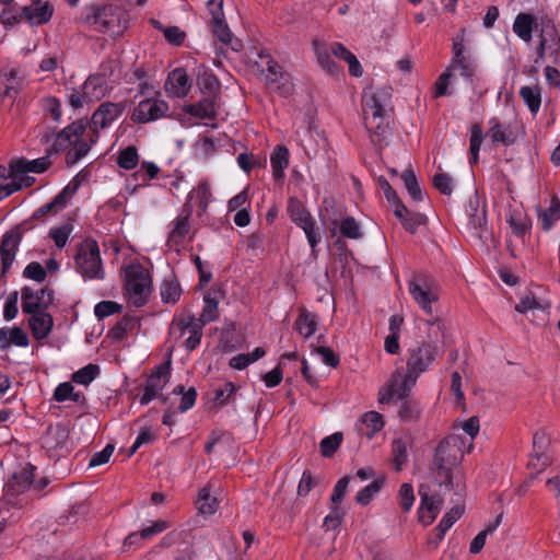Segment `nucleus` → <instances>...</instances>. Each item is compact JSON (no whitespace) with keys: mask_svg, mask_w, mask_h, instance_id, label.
<instances>
[{"mask_svg":"<svg viewBox=\"0 0 560 560\" xmlns=\"http://www.w3.org/2000/svg\"><path fill=\"white\" fill-rule=\"evenodd\" d=\"M349 483H350L349 476H343L342 478H340L338 480V482L336 483L334 491L331 493V498H330L331 506H335V505L340 506L343 498L346 497L347 488H348Z\"/></svg>","mask_w":560,"mask_h":560,"instance_id":"bf43d9fd","label":"nucleus"},{"mask_svg":"<svg viewBox=\"0 0 560 560\" xmlns=\"http://www.w3.org/2000/svg\"><path fill=\"white\" fill-rule=\"evenodd\" d=\"M401 179L405 184V187L415 201H421L423 199L422 190L419 186L417 177L412 170H406L401 174Z\"/></svg>","mask_w":560,"mask_h":560,"instance_id":"c03bdc74","label":"nucleus"},{"mask_svg":"<svg viewBox=\"0 0 560 560\" xmlns=\"http://www.w3.org/2000/svg\"><path fill=\"white\" fill-rule=\"evenodd\" d=\"M489 124V136L493 143H503L504 145H510L513 142L510 133L508 132V129L503 128L499 119L492 118L490 119Z\"/></svg>","mask_w":560,"mask_h":560,"instance_id":"37998d69","label":"nucleus"},{"mask_svg":"<svg viewBox=\"0 0 560 560\" xmlns=\"http://www.w3.org/2000/svg\"><path fill=\"white\" fill-rule=\"evenodd\" d=\"M399 417L404 421H415L420 416V407L416 401H404L399 409Z\"/></svg>","mask_w":560,"mask_h":560,"instance_id":"052dcab7","label":"nucleus"},{"mask_svg":"<svg viewBox=\"0 0 560 560\" xmlns=\"http://www.w3.org/2000/svg\"><path fill=\"white\" fill-rule=\"evenodd\" d=\"M182 290L175 279H164L161 285V298L165 303H176L180 296Z\"/></svg>","mask_w":560,"mask_h":560,"instance_id":"a19ab883","label":"nucleus"},{"mask_svg":"<svg viewBox=\"0 0 560 560\" xmlns=\"http://www.w3.org/2000/svg\"><path fill=\"white\" fill-rule=\"evenodd\" d=\"M295 329L304 338H310L314 335L317 328V322L314 314L306 310H303L294 323Z\"/></svg>","mask_w":560,"mask_h":560,"instance_id":"f704fd0d","label":"nucleus"},{"mask_svg":"<svg viewBox=\"0 0 560 560\" xmlns=\"http://www.w3.org/2000/svg\"><path fill=\"white\" fill-rule=\"evenodd\" d=\"M432 184L443 195H451L453 191V180L447 174H435Z\"/></svg>","mask_w":560,"mask_h":560,"instance_id":"774afa93","label":"nucleus"},{"mask_svg":"<svg viewBox=\"0 0 560 560\" xmlns=\"http://www.w3.org/2000/svg\"><path fill=\"white\" fill-rule=\"evenodd\" d=\"M190 217L191 209L186 208L173 221V228L168 234L166 245L168 248L178 250L179 246L184 243L185 238L190 233Z\"/></svg>","mask_w":560,"mask_h":560,"instance_id":"f3484780","label":"nucleus"},{"mask_svg":"<svg viewBox=\"0 0 560 560\" xmlns=\"http://www.w3.org/2000/svg\"><path fill=\"white\" fill-rule=\"evenodd\" d=\"M436 348L429 342H420L408 350L406 382L415 385L420 374L430 369L435 360Z\"/></svg>","mask_w":560,"mask_h":560,"instance_id":"0eeeda50","label":"nucleus"},{"mask_svg":"<svg viewBox=\"0 0 560 560\" xmlns=\"http://www.w3.org/2000/svg\"><path fill=\"white\" fill-rule=\"evenodd\" d=\"M291 220L296 223H305L311 213L306 210L304 205L298 199L291 198L288 206Z\"/></svg>","mask_w":560,"mask_h":560,"instance_id":"864d4df0","label":"nucleus"},{"mask_svg":"<svg viewBox=\"0 0 560 560\" xmlns=\"http://www.w3.org/2000/svg\"><path fill=\"white\" fill-rule=\"evenodd\" d=\"M419 495L421 498V504L418 511L419 522L424 526H429L440 513L443 500L439 495H430L428 488L424 486H420Z\"/></svg>","mask_w":560,"mask_h":560,"instance_id":"dca6fc26","label":"nucleus"},{"mask_svg":"<svg viewBox=\"0 0 560 560\" xmlns=\"http://www.w3.org/2000/svg\"><path fill=\"white\" fill-rule=\"evenodd\" d=\"M343 515L345 513L341 506H330L329 514L324 518L323 527L326 530L336 529L341 524Z\"/></svg>","mask_w":560,"mask_h":560,"instance_id":"13d9d810","label":"nucleus"},{"mask_svg":"<svg viewBox=\"0 0 560 560\" xmlns=\"http://www.w3.org/2000/svg\"><path fill=\"white\" fill-rule=\"evenodd\" d=\"M314 52L317 58L318 65L325 70L326 72L330 74H335L339 72V68L337 63L334 61V59L330 56V47H327L325 44H323L318 39H314L312 42Z\"/></svg>","mask_w":560,"mask_h":560,"instance_id":"bb28decb","label":"nucleus"},{"mask_svg":"<svg viewBox=\"0 0 560 560\" xmlns=\"http://www.w3.org/2000/svg\"><path fill=\"white\" fill-rule=\"evenodd\" d=\"M483 135L479 125H474L470 132V163L476 164L479 159V150L482 144Z\"/></svg>","mask_w":560,"mask_h":560,"instance_id":"3c124183","label":"nucleus"},{"mask_svg":"<svg viewBox=\"0 0 560 560\" xmlns=\"http://www.w3.org/2000/svg\"><path fill=\"white\" fill-rule=\"evenodd\" d=\"M125 110L124 103H102L91 117L90 127L94 132L110 126Z\"/></svg>","mask_w":560,"mask_h":560,"instance_id":"2eb2a0df","label":"nucleus"},{"mask_svg":"<svg viewBox=\"0 0 560 560\" xmlns=\"http://www.w3.org/2000/svg\"><path fill=\"white\" fill-rule=\"evenodd\" d=\"M205 326L194 315L187 314L173 320L170 327V335L175 339H180L188 334L184 346L187 351L191 352L200 345Z\"/></svg>","mask_w":560,"mask_h":560,"instance_id":"6e6552de","label":"nucleus"},{"mask_svg":"<svg viewBox=\"0 0 560 560\" xmlns=\"http://www.w3.org/2000/svg\"><path fill=\"white\" fill-rule=\"evenodd\" d=\"M258 58L259 60L256 61V65L262 73L267 71V81L276 83L280 79H284V82L279 86V90L282 95H289L291 93L292 85L290 84L289 79L284 78L285 73L283 68L266 51L259 52Z\"/></svg>","mask_w":560,"mask_h":560,"instance_id":"4468645a","label":"nucleus"},{"mask_svg":"<svg viewBox=\"0 0 560 560\" xmlns=\"http://www.w3.org/2000/svg\"><path fill=\"white\" fill-rule=\"evenodd\" d=\"M218 306L219 299L217 293L209 291L203 296V308L200 316L198 317V320L205 325L214 322L219 316Z\"/></svg>","mask_w":560,"mask_h":560,"instance_id":"473e14b6","label":"nucleus"},{"mask_svg":"<svg viewBox=\"0 0 560 560\" xmlns=\"http://www.w3.org/2000/svg\"><path fill=\"white\" fill-rule=\"evenodd\" d=\"M28 325L34 338L37 340H42L50 334L54 320L51 315L40 311L38 313L31 315L28 319Z\"/></svg>","mask_w":560,"mask_h":560,"instance_id":"4be33fe9","label":"nucleus"},{"mask_svg":"<svg viewBox=\"0 0 560 560\" xmlns=\"http://www.w3.org/2000/svg\"><path fill=\"white\" fill-rule=\"evenodd\" d=\"M1 348H9L11 345L18 347H27L30 339L27 334L21 327L0 328Z\"/></svg>","mask_w":560,"mask_h":560,"instance_id":"393cba45","label":"nucleus"},{"mask_svg":"<svg viewBox=\"0 0 560 560\" xmlns=\"http://www.w3.org/2000/svg\"><path fill=\"white\" fill-rule=\"evenodd\" d=\"M197 508L202 514H213L218 508V501L214 497L210 494V490L208 488H202L199 491L197 499Z\"/></svg>","mask_w":560,"mask_h":560,"instance_id":"a18cd8bd","label":"nucleus"},{"mask_svg":"<svg viewBox=\"0 0 560 560\" xmlns=\"http://www.w3.org/2000/svg\"><path fill=\"white\" fill-rule=\"evenodd\" d=\"M468 228L471 230L472 235L482 242H487L492 237L487 223L486 206L481 205L478 199L469 200Z\"/></svg>","mask_w":560,"mask_h":560,"instance_id":"9b49d317","label":"nucleus"},{"mask_svg":"<svg viewBox=\"0 0 560 560\" xmlns=\"http://www.w3.org/2000/svg\"><path fill=\"white\" fill-rule=\"evenodd\" d=\"M462 459L463 452L458 438L448 436L439 443L433 466L441 485L453 488L454 469L460 464Z\"/></svg>","mask_w":560,"mask_h":560,"instance_id":"f257e3e1","label":"nucleus"},{"mask_svg":"<svg viewBox=\"0 0 560 560\" xmlns=\"http://www.w3.org/2000/svg\"><path fill=\"white\" fill-rule=\"evenodd\" d=\"M155 439L156 436L150 428H143L129 448L128 456H132L141 445L152 443Z\"/></svg>","mask_w":560,"mask_h":560,"instance_id":"338daca9","label":"nucleus"},{"mask_svg":"<svg viewBox=\"0 0 560 560\" xmlns=\"http://www.w3.org/2000/svg\"><path fill=\"white\" fill-rule=\"evenodd\" d=\"M384 485V478H377L370 485L360 490L355 495L357 503L368 505L376 493H378Z\"/></svg>","mask_w":560,"mask_h":560,"instance_id":"79ce46f5","label":"nucleus"},{"mask_svg":"<svg viewBox=\"0 0 560 560\" xmlns=\"http://www.w3.org/2000/svg\"><path fill=\"white\" fill-rule=\"evenodd\" d=\"M296 225L300 226L304 231V233L307 237V241L314 252L315 247L320 242V235H319V233L316 232L315 220L313 219L312 215H310L308 219H305V223H296Z\"/></svg>","mask_w":560,"mask_h":560,"instance_id":"6e6d98bb","label":"nucleus"},{"mask_svg":"<svg viewBox=\"0 0 560 560\" xmlns=\"http://www.w3.org/2000/svg\"><path fill=\"white\" fill-rule=\"evenodd\" d=\"M218 98L214 96H205L196 104H186L183 109L199 119L215 120L217 119Z\"/></svg>","mask_w":560,"mask_h":560,"instance_id":"6ab92c4d","label":"nucleus"},{"mask_svg":"<svg viewBox=\"0 0 560 560\" xmlns=\"http://www.w3.org/2000/svg\"><path fill=\"white\" fill-rule=\"evenodd\" d=\"M89 103L105 96L106 84L101 75H90L81 86Z\"/></svg>","mask_w":560,"mask_h":560,"instance_id":"c85d7f7f","label":"nucleus"},{"mask_svg":"<svg viewBox=\"0 0 560 560\" xmlns=\"http://www.w3.org/2000/svg\"><path fill=\"white\" fill-rule=\"evenodd\" d=\"M340 233L342 236L351 240H359L363 235L359 223L352 217H348L341 221Z\"/></svg>","mask_w":560,"mask_h":560,"instance_id":"603ef678","label":"nucleus"},{"mask_svg":"<svg viewBox=\"0 0 560 560\" xmlns=\"http://www.w3.org/2000/svg\"><path fill=\"white\" fill-rule=\"evenodd\" d=\"M85 124L82 120H78L61 130L52 144L55 152L63 151L69 145H72L73 141H77L85 131Z\"/></svg>","mask_w":560,"mask_h":560,"instance_id":"412c9836","label":"nucleus"},{"mask_svg":"<svg viewBox=\"0 0 560 560\" xmlns=\"http://www.w3.org/2000/svg\"><path fill=\"white\" fill-rule=\"evenodd\" d=\"M84 22L89 24L91 30L112 37L121 35L126 28L121 21V11L113 4L90 7L89 13L84 16Z\"/></svg>","mask_w":560,"mask_h":560,"instance_id":"f03ea898","label":"nucleus"},{"mask_svg":"<svg viewBox=\"0 0 560 560\" xmlns=\"http://www.w3.org/2000/svg\"><path fill=\"white\" fill-rule=\"evenodd\" d=\"M415 502L413 488L409 483H402L399 489V504L404 512L410 511Z\"/></svg>","mask_w":560,"mask_h":560,"instance_id":"0e129e2a","label":"nucleus"},{"mask_svg":"<svg viewBox=\"0 0 560 560\" xmlns=\"http://www.w3.org/2000/svg\"><path fill=\"white\" fill-rule=\"evenodd\" d=\"M361 434L372 438L384 427L383 417L377 411H369L362 415L360 423L357 425Z\"/></svg>","mask_w":560,"mask_h":560,"instance_id":"a878e982","label":"nucleus"},{"mask_svg":"<svg viewBox=\"0 0 560 560\" xmlns=\"http://www.w3.org/2000/svg\"><path fill=\"white\" fill-rule=\"evenodd\" d=\"M270 163L272 175L276 180L282 179L284 170L289 165V150L284 145H277L271 154Z\"/></svg>","mask_w":560,"mask_h":560,"instance_id":"c756f323","label":"nucleus"},{"mask_svg":"<svg viewBox=\"0 0 560 560\" xmlns=\"http://www.w3.org/2000/svg\"><path fill=\"white\" fill-rule=\"evenodd\" d=\"M296 225L300 226L304 231V233L307 237V241L314 252L315 247L320 242V235H319V233L316 232L315 220L313 219L312 215H310L308 219H305V223H296Z\"/></svg>","mask_w":560,"mask_h":560,"instance_id":"4d7b16f0","label":"nucleus"},{"mask_svg":"<svg viewBox=\"0 0 560 560\" xmlns=\"http://www.w3.org/2000/svg\"><path fill=\"white\" fill-rule=\"evenodd\" d=\"M68 187L63 188L51 201L39 207L33 215L28 219L31 224L34 220L42 219L47 214H56L67 206L66 192Z\"/></svg>","mask_w":560,"mask_h":560,"instance_id":"cd10ccee","label":"nucleus"},{"mask_svg":"<svg viewBox=\"0 0 560 560\" xmlns=\"http://www.w3.org/2000/svg\"><path fill=\"white\" fill-rule=\"evenodd\" d=\"M219 81L212 73L203 72L197 78V86L205 92L206 96H214L219 98Z\"/></svg>","mask_w":560,"mask_h":560,"instance_id":"58836bf2","label":"nucleus"},{"mask_svg":"<svg viewBox=\"0 0 560 560\" xmlns=\"http://www.w3.org/2000/svg\"><path fill=\"white\" fill-rule=\"evenodd\" d=\"M50 166L48 156H43L28 161L26 159H19L11 162V167L15 175H23L27 173H43Z\"/></svg>","mask_w":560,"mask_h":560,"instance_id":"5701e85b","label":"nucleus"},{"mask_svg":"<svg viewBox=\"0 0 560 560\" xmlns=\"http://www.w3.org/2000/svg\"><path fill=\"white\" fill-rule=\"evenodd\" d=\"M212 31L220 42L231 46L235 51L240 49L241 44L237 39H234L233 34L231 33L224 19L219 20V22L212 21Z\"/></svg>","mask_w":560,"mask_h":560,"instance_id":"e433bc0d","label":"nucleus"},{"mask_svg":"<svg viewBox=\"0 0 560 560\" xmlns=\"http://www.w3.org/2000/svg\"><path fill=\"white\" fill-rule=\"evenodd\" d=\"M540 40L550 51V56L557 58L560 55V35L551 21H548L540 33Z\"/></svg>","mask_w":560,"mask_h":560,"instance_id":"7c9ffc66","label":"nucleus"},{"mask_svg":"<svg viewBox=\"0 0 560 560\" xmlns=\"http://www.w3.org/2000/svg\"><path fill=\"white\" fill-rule=\"evenodd\" d=\"M191 88L188 74L185 69L176 68L167 77L164 89L174 97H185Z\"/></svg>","mask_w":560,"mask_h":560,"instance_id":"a211bd4d","label":"nucleus"},{"mask_svg":"<svg viewBox=\"0 0 560 560\" xmlns=\"http://www.w3.org/2000/svg\"><path fill=\"white\" fill-rule=\"evenodd\" d=\"M33 228L34 224H31L30 220H25L4 233L0 244L2 273H5L13 264L24 233Z\"/></svg>","mask_w":560,"mask_h":560,"instance_id":"1a4fd4ad","label":"nucleus"},{"mask_svg":"<svg viewBox=\"0 0 560 560\" xmlns=\"http://www.w3.org/2000/svg\"><path fill=\"white\" fill-rule=\"evenodd\" d=\"M36 467L32 464H26L15 471L5 482L3 493L11 501L21 493H24L33 483Z\"/></svg>","mask_w":560,"mask_h":560,"instance_id":"ddd939ff","label":"nucleus"},{"mask_svg":"<svg viewBox=\"0 0 560 560\" xmlns=\"http://www.w3.org/2000/svg\"><path fill=\"white\" fill-rule=\"evenodd\" d=\"M171 376V363L160 364L147 380L143 395L140 398L141 405H148L152 399L158 397L159 393L166 386Z\"/></svg>","mask_w":560,"mask_h":560,"instance_id":"f8f14e48","label":"nucleus"},{"mask_svg":"<svg viewBox=\"0 0 560 560\" xmlns=\"http://www.w3.org/2000/svg\"><path fill=\"white\" fill-rule=\"evenodd\" d=\"M447 69L451 70L452 75L454 74V72L458 71L460 77L469 81H471L476 72L475 65L469 58L462 59L460 62H451Z\"/></svg>","mask_w":560,"mask_h":560,"instance_id":"5fc2aeb1","label":"nucleus"},{"mask_svg":"<svg viewBox=\"0 0 560 560\" xmlns=\"http://www.w3.org/2000/svg\"><path fill=\"white\" fill-rule=\"evenodd\" d=\"M536 26V19L530 13H518L513 22L512 30L516 36L525 43L533 38V32Z\"/></svg>","mask_w":560,"mask_h":560,"instance_id":"b1692460","label":"nucleus"},{"mask_svg":"<svg viewBox=\"0 0 560 560\" xmlns=\"http://www.w3.org/2000/svg\"><path fill=\"white\" fill-rule=\"evenodd\" d=\"M42 305H40V298L38 294H35V292L28 288L25 287L22 290V311L25 314H35L40 312Z\"/></svg>","mask_w":560,"mask_h":560,"instance_id":"4c0bfd02","label":"nucleus"},{"mask_svg":"<svg viewBox=\"0 0 560 560\" xmlns=\"http://www.w3.org/2000/svg\"><path fill=\"white\" fill-rule=\"evenodd\" d=\"M342 442V434L336 432L324 438L319 443L320 453L324 457H330L335 454Z\"/></svg>","mask_w":560,"mask_h":560,"instance_id":"8fccbe9b","label":"nucleus"},{"mask_svg":"<svg viewBox=\"0 0 560 560\" xmlns=\"http://www.w3.org/2000/svg\"><path fill=\"white\" fill-rule=\"evenodd\" d=\"M520 96L533 115L539 112L541 105V89L538 85L522 86Z\"/></svg>","mask_w":560,"mask_h":560,"instance_id":"2f4dec72","label":"nucleus"},{"mask_svg":"<svg viewBox=\"0 0 560 560\" xmlns=\"http://www.w3.org/2000/svg\"><path fill=\"white\" fill-rule=\"evenodd\" d=\"M170 106L159 98H145L138 103L131 114V120L137 124H148L166 117Z\"/></svg>","mask_w":560,"mask_h":560,"instance_id":"9d476101","label":"nucleus"},{"mask_svg":"<svg viewBox=\"0 0 560 560\" xmlns=\"http://www.w3.org/2000/svg\"><path fill=\"white\" fill-rule=\"evenodd\" d=\"M91 149V144H89L84 140H80V138L77 141H73L72 148L68 151L66 155V162L68 165H74L78 163L82 158H84L88 152Z\"/></svg>","mask_w":560,"mask_h":560,"instance_id":"49530a36","label":"nucleus"},{"mask_svg":"<svg viewBox=\"0 0 560 560\" xmlns=\"http://www.w3.org/2000/svg\"><path fill=\"white\" fill-rule=\"evenodd\" d=\"M54 14V5L46 1L39 4L24 5L22 8V16L31 25H42L50 21Z\"/></svg>","mask_w":560,"mask_h":560,"instance_id":"aec40b11","label":"nucleus"},{"mask_svg":"<svg viewBox=\"0 0 560 560\" xmlns=\"http://www.w3.org/2000/svg\"><path fill=\"white\" fill-rule=\"evenodd\" d=\"M121 311V306L114 301H102L95 305L94 313L98 318L110 316Z\"/></svg>","mask_w":560,"mask_h":560,"instance_id":"69168bd1","label":"nucleus"},{"mask_svg":"<svg viewBox=\"0 0 560 560\" xmlns=\"http://www.w3.org/2000/svg\"><path fill=\"white\" fill-rule=\"evenodd\" d=\"M74 260L77 271L81 273L83 278H104L100 248L94 240L88 238L79 245Z\"/></svg>","mask_w":560,"mask_h":560,"instance_id":"39448f33","label":"nucleus"},{"mask_svg":"<svg viewBox=\"0 0 560 560\" xmlns=\"http://www.w3.org/2000/svg\"><path fill=\"white\" fill-rule=\"evenodd\" d=\"M125 289L131 304L136 307L143 306L151 293L149 271L140 265L128 266L126 268Z\"/></svg>","mask_w":560,"mask_h":560,"instance_id":"20e7f679","label":"nucleus"},{"mask_svg":"<svg viewBox=\"0 0 560 560\" xmlns=\"http://www.w3.org/2000/svg\"><path fill=\"white\" fill-rule=\"evenodd\" d=\"M539 220L541 221V229L544 231H549L555 222L560 219V200L557 197H552L550 206L540 211L538 214Z\"/></svg>","mask_w":560,"mask_h":560,"instance_id":"c9c22d12","label":"nucleus"},{"mask_svg":"<svg viewBox=\"0 0 560 560\" xmlns=\"http://www.w3.org/2000/svg\"><path fill=\"white\" fill-rule=\"evenodd\" d=\"M2 78L5 82L3 96L14 100L18 96V94L23 90V78L20 77L19 71L15 69H11L9 71L3 72Z\"/></svg>","mask_w":560,"mask_h":560,"instance_id":"72a5a7b5","label":"nucleus"},{"mask_svg":"<svg viewBox=\"0 0 560 560\" xmlns=\"http://www.w3.org/2000/svg\"><path fill=\"white\" fill-rule=\"evenodd\" d=\"M23 276L36 282H44L47 277V273L39 262L32 261L25 267Z\"/></svg>","mask_w":560,"mask_h":560,"instance_id":"e2e57ef3","label":"nucleus"},{"mask_svg":"<svg viewBox=\"0 0 560 560\" xmlns=\"http://www.w3.org/2000/svg\"><path fill=\"white\" fill-rule=\"evenodd\" d=\"M390 98L387 89L365 90L362 96V107L366 128L375 136H384L385 129L382 127L384 108Z\"/></svg>","mask_w":560,"mask_h":560,"instance_id":"7ed1b4c3","label":"nucleus"},{"mask_svg":"<svg viewBox=\"0 0 560 560\" xmlns=\"http://www.w3.org/2000/svg\"><path fill=\"white\" fill-rule=\"evenodd\" d=\"M100 373V368L96 364H88L72 374L71 380L81 385H89Z\"/></svg>","mask_w":560,"mask_h":560,"instance_id":"de8ad7c7","label":"nucleus"},{"mask_svg":"<svg viewBox=\"0 0 560 560\" xmlns=\"http://www.w3.org/2000/svg\"><path fill=\"white\" fill-rule=\"evenodd\" d=\"M408 290L415 302L427 314H432V304L439 300V289L432 277L415 273L408 281Z\"/></svg>","mask_w":560,"mask_h":560,"instance_id":"423d86ee","label":"nucleus"},{"mask_svg":"<svg viewBox=\"0 0 560 560\" xmlns=\"http://www.w3.org/2000/svg\"><path fill=\"white\" fill-rule=\"evenodd\" d=\"M392 453L394 456V463L396 470H400L401 466L407 462V446L402 440H395L392 446Z\"/></svg>","mask_w":560,"mask_h":560,"instance_id":"680f3d73","label":"nucleus"},{"mask_svg":"<svg viewBox=\"0 0 560 560\" xmlns=\"http://www.w3.org/2000/svg\"><path fill=\"white\" fill-rule=\"evenodd\" d=\"M160 172V168L153 162H142L141 168L132 174V177L137 182H141L147 185L151 179L155 178Z\"/></svg>","mask_w":560,"mask_h":560,"instance_id":"09e8293b","label":"nucleus"},{"mask_svg":"<svg viewBox=\"0 0 560 560\" xmlns=\"http://www.w3.org/2000/svg\"><path fill=\"white\" fill-rule=\"evenodd\" d=\"M139 163L138 150L133 145H129L119 151L117 164L124 170H133Z\"/></svg>","mask_w":560,"mask_h":560,"instance_id":"ea45409f","label":"nucleus"}]
</instances>
